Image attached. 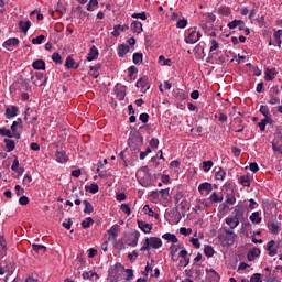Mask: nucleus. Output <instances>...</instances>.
<instances>
[{
  "label": "nucleus",
  "instance_id": "f257e3e1",
  "mask_svg": "<svg viewBox=\"0 0 282 282\" xmlns=\"http://www.w3.org/2000/svg\"><path fill=\"white\" fill-rule=\"evenodd\" d=\"M218 241L223 248H230V246H235V241H237V234L225 227L223 231L218 234Z\"/></svg>",
  "mask_w": 282,
  "mask_h": 282
},
{
  "label": "nucleus",
  "instance_id": "f03ea898",
  "mask_svg": "<svg viewBox=\"0 0 282 282\" xmlns=\"http://www.w3.org/2000/svg\"><path fill=\"white\" fill-rule=\"evenodd\" d=\"M158 250L162 248V239L159 237H150L145 238L143 246L141 247V252H144V250L149 251L150 249Z\"/></svg>",
  "mask_w": 282,
  "mask_h": 282
},
{
  "label": "nucleus",
  "instance_id": "7ed1b4c3",
  "mask_svg": "<svg viewBox=\"0 0 282 282\" xmlns=\"http://www.w3.org/2000/svg\"><path fill=\"white\" fill-rule=\"evenodd\" d=\"M142 144H144V137H142V134H140L139 132H133L132 134H130L128 139V147H130V149L138 151V149L142 147Z\"/></svg>",
  "mask_w": 282,
  "mask_h": 282
},
{
  "label": "nucleus",
  "instance_id": "20e7f679",
  "mask_svg": "<svg viewBox=\"0 0 282 282\" xmlns=\"http://www.w3.org/2000/svg\"><path fill=\"white\" fill-rule=\"evenodd\" d=\"M138 241H140V234L138 230L131 231L127 237V246L135 248V246H138Z\"/></svg>",
  "mask_w": 282,
  "mask_h": 282
},
{
  "label": "nucleus",
  "instance_id": "39448f33",
  "mask_svg": "<svg viewBox=\"0 0 282 282\" xmlns=\"http://www.w3.org/2000/svg\"><path fill=\"white\" fill-rule=\"evenodd\" d=\"M31 80L35 87H43L45 85V76L43 73H35L32 77Z\"/></svg>",
  "mask_w": 282,
  "mask_h": 282
},
{
  "label": "nucleus",
  "instance_id": "423d86ee",
  "mask_svg": "<svg viewBox=\"0 0 282 282\" xmlns=\"http://www.w3.org/2000/svg\"><path fill=\"white\" fill-rule=\"evenodd\" d=\"M279 87L273 88V93L270 94V100L268 101V105H281V98H279Z\"/></svg>",
  "mask_w": 282,
  "mask_h": 282
},
{
  "label": "nucleus",
  "instance_id": "0eeeda50",
  "mask_svg": "<svg viewBox=\"0 0 282 282\" xmlns=\"http://www.w3.org/2000/svg\"><path fill=\"white\" fill-rule=\"evenodd\" d=\"M185 42L189 45H195V43H197L196 28L188 29V35L185 37Z\"/></svg>",
  "mask_w": 282,
  "mask_h": 282
},
{
  "label": "nucleus",
  "instance_id": "6e6552de",
  "mask_svg": "<svg viewBox=\"0 0 282 282\" xmlns=\"http://www.w3.org/2000/svg\"><path fill=\"white\" fill-rule=\"evenodd\" d=\"M55 160L56 162H59L61 164H65V162L69 161V156H67V153L61 149H57L55 153Z\"/></svg>",
  "mask_w": 282,
  "mask_h": 282
},
{
  "label": "nucleus",
  "instance_id": "1a4fd4ad",
  "mask_svg": "<svg viewBox=\"0 0 282 282\" xmlns=\"http://www.w3.org/2000/svg\"><path fill=\"white\" fill-rule=\"evenodd\" d=\"M4 116L8 120L17 118V116H19V108L17 106H11L10 108H7Z\"/></svg>",
  "mask_w": 282,
  "mask_h": 282
},
{
  "label": "nucleus",
  "instance_id": "9d476101",
  "mask_svg": "<svg viewBox=\"0 0 282 282\" xmlns=\"http://www.w3.org/2000/svg\"><path fill=\"white\" fill-rule=\"evenodd\" d=\"M137 223H138L140 230H142V232H144L145 235H149V232H151V230H153V225H151L144 220H138Z\"/></svg>",
  "mask_w": 282,
  "mask_h": 282
},
{
  "label": "nucleus",
  "instance_id": "9b49d317",
  "mask_svg": "<svg viewBox=\"0 0 282 282\" xmlns=\"http://www.w3.org/2000/svg\"><path fill=\"white\" fill-rule=\"evenodd\" d=\"M198 191L202 195H204V193H206V195H208L209 193L213 192V184L208 183V182H205V183H202L199 186H198Z\"/></svg>",
  "mask_w": 282,
  "mask_h": 282
},
{
  "label": "nucleus",
  "instance_id": "f8f14e48",
  "mask_svg": "<svg viewBox=\"0 0 282 282\" xmlns=\"http://www.w3.org/2000/svg\"><path fill=\"white\" fill-rule=\"evenodd\" d=\"M120 228V226L118 225H113L110 229L107 230L109 237V241H116L117 237H118V229Z\"/></svg>",
  "mask_w": 282,
  "mask_h": 282
},
{
  "label": "nucleus",
  "instance_id": "ddd939ff",
  "mask_svg": "<svg viewBox=\"0 0 282 282\" xmlns=\"http://www.w3.org/2000/svg\"><path fill=\"white\" fill-rule=\"evenodd\" d=\"M259 254H261V249L254 247L253 249L248 251L247 259H248V261H254V259H257V257H259Z\"/></svg>",
  "mask_w": 282,
  "mask_h": 282
},
{
  "label": "nucleus",
  "instance_id": "4468645a",
  "mask_svg": "<svg viewBox=\"0 0 282 282\" xmlns=\"http://www.w3.org/2000/svg\"><path fill=\"white\" fill-rule=\"evenodd\" d=\"M234 219L237 221H241L243 219V207L241 205H237L234 210Z\"/></svg>",
  "mask_w": 282,
  "mask_h": 282
},
{
  "label": "nucleus",
  "instance_id": "2eb2a0df",
  "mask_svg": "<svg viewBox=\"0 0 282 282\" xmlns=\"http://www.w3.org/2000/svg\"><path fill=\"white\" fill-rule=\"evenodd\" d=\"M274 76H276V68H265L264 70V79L267 82L274 80Z\"/></svg>",
  "mask_w": 282,
  "mask_h": 282
},
{
  "label": "nucleus",
  "instance_id": "dca6fc26",
  "mask_svg": "<svg viewBox=\"0 0 282 282\" xmlns=\"http://www.w3.org/2000/svg\"><path fill=\"white\" fill-rule=\"evenodd\" d=\"M130 50L131 48L129 47V45L120 44L118 46V55L120 56V58H124V56H127V54H129Z\"/></svg>",
  "mask_w": 282,
  "mask_h": 282
},
{
  "label": "nucleus",
  "instance_id": "f3484780",
  "mask_svg": "<svg viewBox=\"0 0 282 282\" xmlns=\"http://www.w3.org/2000/svg\"><path fill=\"white\" fill-rule=\"evenodd\" d=\"M98 48L96 46H91L87 55V61L89 63H91V61H96L98 58Z\"/></svg>",
  "mask_w": 282,
  "mask_h": 282
},
{
  "label": "nucleus",
  "instance_id": "a211bd4d",
  "mask_svg": "<svg viewBox=\"0 0 282 282\" xmlns=\"http://www.w3.org/2000/svg\"><path fill=\"white\" fill-rule=\"evenodd\" d=\"M131 29H132V32H134V34H142V31H143L142 22L138 20L132 21Z\"/></svg>",
  "mask_w": 282,
  "mask_h": 282
},
{
  "label": "nucleus",
  "instance_id": "6ab92c4d",
  "mask_svg": "<svg viewBox=\"0 0 282 282\" xmlns=\"http://www.w3.org/2000/svg\"><path fill=\"white\" fill-rule=\"evenodd\" d=\"M96 276V279H100V275H98V273L94 270L90 271H84L82 274V278L84 279V281H89V279Z\"/></svg>",
  "mask_w": 282,
  "mask_h": 282
},
{
  "label": "nucleus",
  "instance_id": "aec40b11",
  "mask_svg": "<svg viewBox=\"0 0 282 282\" xmlns=\"http://www.w3.org/2000/svg\"><path fill=\"white\" fill-rule=\"evenodd\" d=\"M268 228L272 235H279L281 232V225L279 223H270Z\"/></svg>",
  "mask_w": 282,
  "mask_h": 282
},
{
  "label": "nucleus",
  "instance_id": "412c9836",
  "mask_svg": "<svg viewBox=\"0 0 282 282\" xmlns=\"http://www.w3.org/2000/svg\"><path fill=\"white\" fill-rule=\"evenodd\" d=\"M75 65H76V61H74V58L72 56H68L65 62V68L66 69H78L79 65L78 64L76 66Z\"/></svg>",
  "mask_w": 282,
  "mask_h": 282
},
{
  "label": "nucleus",
  "instance_id": "4be33fe9",
  "mask_svg": "<svg viewBox=\"0 0 282 282\" xmlns=\"http://www.w3.org/2000/svg\"><path fill=\"white\" fill-rule=\"evenodd\" d=\"M7 252L8 246L6 243V238L3 236H0V257H6Z\"/></svg>",
  "mask_w": 282,
  "mask_h": 282
},
{
  "label": "nucleus",
  "instance_id": "5701e85b",
  "mask_svg": "<svg viewBox=\"0 0 282 282\" xmlns=\"http://www.w3.org/2000/svg\"><path fill=\"white\" fill-rule=\"evenodd\" d=\"M184 247L180 246V245H172L170 247V254L172 258V261H177V259H175V254H177V252L180 251V249H183Z\"/></svg>",
  "mask_w": 282,
  "mask_h": 282
},
{
  "label": "nucleus",
  "instance_id": "b1692460",
  "mask_svg": "<svg viewBox=\"0 0 282 282\" xmlns=\"http://www.w3.org/2000/svg\"><path fill=\"white\" fill-rule=\"evenodd\" d=\"M274 246H276V241L271 240V241L268 242V245H267V250H268V252H269V257H275V254H276V249H273Z\"/></svg>",
  "mask_w": 282,
  "mask_h": 282
},
{
  "label": "nucleus",
  "instance_id": "393cba45",
  "mask_svg": "<svg viewBox=\"0 0 282 282\" xmlns=\"http://www.w3.org/2000/svg\"><path fill=\"white\" fill-rule=\"evenodd\" d=\"M143 210L145 215H149V217H154V219H160V214L153 212V208H151L149 205H144Z\"/></svg>",
  "mask_w": 282,
  "mask_h": 282
},
{
  "label": "nucleus",
  "instance_id": "a878e982",
  "mask_svg": "<svg viewBox=\"0 0 282 282\" xmlns=\"http://www.w3.org/2000/svg\"><path fill=\"white\" fill-rule=\"evenodd\" d=\"M19 45V39L11 37L3 43V47H18Z\"/></svg>",
  "mask_w": 282,
  "mask_h": 282
},
{
  "label": "nucleus",
  "instance_id": "bb28decb",
  "mask_svg": "<svg viewBox=\"0 0 282 282\" xmlns=\"http://www.w3.org/2000/svg\"><path fill=\"white\" fill-rule=\"evenodd\" d=\"M19 26L20 30L24 33L28 34V30H30V28H32V22H30V20H28L26 22H23V20H21L19 22Z\"/></svg>",
  "mask_w": 282,
  "mask_h": 282
},
{
  "label": "nucleus",
  "instance_id": "cd10ccee",
  "mask_svg": "<svg viewBox=\"0 0 282 282\" xmlns=\"http://www.w3.org/2000/svg\"><path fill=\"white\" fill-rule=\"evenodd\" d=\"M215 180L223 181L226 177V171L223 167H215Z\"/></svg>",
  "mask_w": 282,
  "mask_h": 282
},
{
  "label": "nucleus",
  "instance_id": "c85d7f7f",
  "mask_svg": "<svg viewBox=\"0 0 282 282\" xmlns=\"http://www.w3.org/2000/svg\"><path fill=\"white\" fill-rule=\"evenodd\" d=\"M4 144L8 153H11V151H14L17 148V143H14V140L12 139H4Z\"/></svg>",
  "mask_w": 282,
  "mask_h": 282
},
{
  "label": "nucleus",
  "instance_id": "c756f323",
  "mask_svg": "<svg viewBox=\"0 0 282 282\" xmlns=\"http://www.w3.org/2000/svg\"><path fill=\"white\" fill-rule=\"evenodd\" d=\"M85 258L77 257V259L74 261L75 270H83V268H85Z\"/></svg>",
  "mask_w": 282,
  "mask_h": 282
},
{
  "label": "nucleus",
  "instance_id": "7c9ffc66",
  "mask_svg": "<svg viewBox=\"0 0 282 282\" xmlns=\"http://www.w3.org/2000/svg\"><path fill=\"white\" fill-rule=\"evenodd\" d=\"M226 224L227 226H229L230 230H235V228H237V226H239V220L232 218V217H228L226 218Z\"/></svg>",
  "mask_w": 282,
  "mask_h": 282
},
{
  "label": "nucleus",
  "instance_id": "2f4dec72",
  "mask_svg": "<svg viewBox=\"0 0 282 282\" xmlns=\"http://www.w3.org/2000/svg\"><path fill=\"white\" fill-rule=\"evenodd\" d=\"M85 191H87L88 193H91L93 195H96V193L100 191V187L98 186V184L93 183L90 185H86Z\"/></svg>",
  "mask_w": 282,
  "mask_h": 282
},
{
  "label": "nucleus",
  "instance_id": "473e14b6",
  "mask_svg": "<svg viewBox=\"0 0 282 282\" xmlns=\"http://www.w3.org/2000/svg\"><path fill=\"white\" fill-rule=\"evenodd\" d=\"M83 204H84V213L86 214V215H91V213L94 212V205H91V203H89V200H87V199H85L84 202H83Z\"/></svg>",
  "mask_w": 282,
  "mask_h": 282
},
{
  "label": "nucleus",
  "instance_id": "72a5a7b5",
  "mask_svg": "<svg viewBox=\"0 0 282 282\" xmlns=\"http://www.w3.org/2000/svg\"><path fill=\"white\" fill-rule=\"evenodd\" d=\"M162 237L163 239H165V241H171L172 243H177V241H180L177 239V236H175V234L167 232V234H164Z\"/></svg>",
  "mask_w": 282,
  "mask_h": 282
},
{
  "label": "nucleus",
  "instance_id": "f704fd0d",
  "mask_svg": "<svg viewBox=\"0 0 282 282\" xmlns=\"http://www.w3.org/2000/svg\"><path fill=\"white\" fill-rule=\"evenodd\" d=\"M33 69H42L45 70V61L43 59H36L32 64Z\"/></svg>",
  "mask_w": 282,
  "mask_h": 282
},
{
  "label": "nucleus",
  "instance_id": "c9c22d12",
  "mask_svg": "<svg viewBox=\"0 0 282 282\" xmlns=\"http://www.w3.org/2000/svg\"><path fill=\"white\" fill-rule=\"evenodd\" d=\"M149 85V79L145 77H141L140 79H138L135 87H138L139 89H144V87H147Z\"/></svg>",
  "mask_w": 282,
  "mask_h": 282
},
{
  "label": "nucleus",
  "instance_id": "e433bc0d",
  "mask_svg": "<svg viewBox=\"0 0 282 282\" xmlns=\"http://www.w3.org/2000/svg\"><path fill=\"white\" fill-rule=\"evenodd\" d=\"M210 202H213V204H217L219 202H224V196H219L217 195L216 192H214L210 197H209Z\"/></svg>",
  "mask_w": 282,
  "mask_h": 282
},
{
  "label": "nucleus",
  "instance_id": "4c0bfd02",
  "mask_svg": "<svg viewBox=\"0 0 282 282\" xmlns=\"http://www.w3.org/2000/svg\"><path fill=\"white\" fill-rule=\"evenodd\" d=\"M250 220L252 224H261V217L259 216V212H253L250 216Z\"/></svg>",
  "mask_w": 282,
  "mask_h": 282
},
{
  "label": "nucleus",
  "instance_id": "58836bf2",
  "mask_svg": "<svg viewBox=\"0 0 282 282\" xmlns=\"http://www.w3.org/2000/svg\"><path fill=\"white\" fill-rule=\"evenodd\" d=\"M237 25H243V20H232L231 22L228 23L229 30H235Z\"/></svg>",
  "mask_w": 282,
  "mask_h": 282
},
{
  "label": "nucleus",
  "instance_id": "ea45409f",
  "mask_svg": "<svg viewBox=\"0 0 282 282\" xmlns=\"http://www.w3.org/2000/svg\"><path fill=\"white\" fill-rule=\"evenodd\" d=\"M52 61L57 65H63V57L61 56L59 53H53Z\"/></svg>",
  "mask_w": 282,
  "mask_h": 282
},
{
  "label": "nucleus",
  "instance_id": "a19ab883",
  "mask_svg": "<svg viewBox=\"0 0 282 282\" xmlns=\"http://www.w3.org/2000/svg\"><path fill=\"white\" fill-rule=\"evenodd\" d=\"M32 250H34V252H45V250H47V248L43 245H32Z\"/></svg>",
  "mask_w": 282,
  "mask_h": 282
},
{
  "label": "nucleus",
  "instance_id": "79ce46f5",
  "mask_svg": "<svg viewBox=\"0 0 282 282\" xmlns=\"http://www.w3.org/2000/svg\"><path fill=\"white\" fill-rule=\"evenodd\" d=\"M0 135H3V138H14V135L12 134V131L6 128H0Z\"/></svg>",
  "mask_w": 282,
  "mask_h": 282
},
{
  "label": "nucleus",
  "instance_id": "37998d69",
  "mask_svg": "<svg viewBox=\"0 0 282 282\" xmlns=\"http://www.w3.org/2000/svg\"><path fill=\"white\" fill-rule=\"evenodd\" d=\"M143 55L142 53H134L132 56V61L135 65L142 63Z\"/></svg>",
  "mask_w": 282,
  "mask_h": 282
},
{
  "label": "nucleus",
  "instance_id": "c03bdc74",
  "mask_svg": "<svg viewBox=\"0 0 282 282\" xmlns=\"http://www.w3.org/2000/svg\"><path fill=\"white\" fill-rule=\"evenodd\" d=\"M213 161H204L203 162V170L205 171V173H208V171H210L213 169Z\"/></svg>",
  "mask_w": 282,
  "mask_h": 282
},
{
  "label": "nucleus",
  "instance_id": "a18cd8bd",
  "mask_svg": "<svg viewBox=\"0 0 282 282\" xmlns=\"http://www.w3.org/2000/svg\"><path fill=\"white\" fill-rule=\"evenodd\" d=\"M94 224V218L87 217L85 220L82 221V228H89Z\"/></svg>",
  "mask_w": 282,
  "mask_h": 282
},
{
  "label": "nucleus",
  "instance_id": "49530a36",
  "mask_svg": "<svg viewBox=\"0 0 282 282\" xmlns=\"http://www.w3.org/2000/svg\"><path fill=\"white\" fill-rule=\"evenodd\" d=\"M175 97L177 98V100H186V98H188V95H186V93H184L183 90H177L175 93Z\"/></svg>",
  "mask_w": 282,
  "mask_h": 282
},
{
  "label": "nucleus",
  "instance_id": "de8ad7c7",
  "mask_svg": "<svg viewBox=\"0 0 282 282\" xmlns=\"http://www.w3.org/2000/svg\"><path fill=\"white\" fill-rule=\"evenodd\" d=\"M22 184L24 186H26L28 188H30V184H32V175L30 174H25L23 181H22Z\"/></svg>",
  "mask_w": 282,
  "mask_h": 282
},
{
  "label": "nucleus",
  "instance_id": "09e8293b",
  "mask_svg": "<svg viewBox=\"0 0 282 282\" xmlns=\"http://www.w3.org/2000/svg\"><path fill=\"white\" fill-rule=\"evenodd\" d=\"M186 25H188V21L184 18L176 22V28L180 30H183V28H186Z\"/></svg>",
  "mask_w": 282,
  "mask_h": 282
},
{
  "label": "nucleus",
  "instance_id": "8fccbe9b",
  "mask_svg": "<svg viewBox=\"0 0 282 282\" xmlns=\"http://www.w3.org/2000/svg\"><path fill=\"white\" fill-rule=\"evenodd\" d=\"M240 184L250 187V176L243 175L240 177Z\"/></svg>",
  "mask_w": 282,
  "mask_h": 282
},
{
  "label": "nucleus",
  "instance_id": "3c124183",
  "mask_svg": "<svg viewBox=\"0 0 282 282\" xmlns=\"http://www.w3.org/2000/svg\"><path fill=\"white\" fill-rule=\"evenodd\" d=\"M204 252L208 258H210L215 254V249H213L212 246H205Z\"/></svg>",
  "mask_w": 282,
  "mask_h": 282
},
{
  "label": "nucleus",
  "instance_id": "603ef678",
  "mask_svg": "<svg viewBox=\"0 0 282 282\" xmlns=\"http://www.w3.org/2000/svg\"><path fill=\"white\" fill-rule=\"evenodd\" d=\"M132 19H141V21H147V12L133 13Z\"/></svg>",
  "mask_w": 282,
  "mask_h": 282
},
{
  "label": "nucleus",
  "instance_id": "864d4df0",
  "mask_svg": "<svg viewBox=\"0 0 282 282\" xmlns=\"http://www.w3.org/2000/svg\"><path fill=\"white\" fill-rule=\"evenodd\" d=\"M260 113H262V116L268 117L270 116V108L268 106H260Z\"/></svg>",
  "mask_w": 282,
  "mask_h": 282
},
{
  "label": "nucleus",
  "instance_id": "5fc2aeb1",
  "mask_svg": "<svg viewBox=\"0 0 282 282\" xmlns=\"http://www.w3.org/2000/svg\"><path fill=\"white\" fill-rule=\"evenodd\" d=\"M45 41V35H40L37 37L32 39L33 45H41Z\"/></svg>",
  "mask_w": 282,
  "mask_h": 282
},
{
  "label": "nucleus",
  "instance_id": "6e6d98bb",
  "mask_svg": "<svg viewBox=\"0 0 282 282\" xmlns=\"http://www.w3.org/2000/svg\"><path fill=\"white\" fill-rule=\"evenodd\" d=\"M120 210H122V213H124L126 215H131V207H129L128 204H121Z\"/></svg>",
  "mask_w": 282,
  "mask_h": 282
},
{
  "label": "nucleus",
  "instance_id": "4d7b16f0",
  "mask_svg": "<svg viewBox=\"0 0 282 282\" xmlns=\"http://www.w3.org/2000/svg\"><path fill=\"white\" fill-rule=\"evenodd\" d=\"M237 202V198L235 197V195L229 194L226 196V203L230 204L231 206L235 205V203Z\"/></svg>",
  "mask_w": 282,
  "mask_h": 282
},
{
  "label": "nucleus",
  "instance_id": "13d9d810",
  "mask_svg": "<svg viewBox=\"0 0 282 282\" xmlns=\"http://www.w3.org/2000/svg\"><path fill=\"white\" fill-rule=\"evenodd\" d=\"M180 232H181V235H185V237H188V235H191V232H193V229L186 228V227H181Z\"/></svg>",
  "mask_w": 282,
  "mask_h": 282
},
{
  "label": "nucleus",
  "instance_id": "bf43d9fd",
  "mask_svg": "<svg viewBox=\"0 0 282 282\" xmlns=\"http://www.w3.org/2000/svg\"><path fill=\"white\" fill-rule=\"evenodd\" d=\"M19 204H21V206H28V204H30V198H28V196H21L19 198Z\"/></svg>",
  "mask_w": 282,
  "mask_h": 282
},
{
  "label": "nucleus",
  "instance_id": "052dcab7",
  "mask_svg": "<svg viewBox=\"0 0 282 282\" xmlns=\"http://www.w3.org/2000/svg\"><path fill=\"white\" fill-rule=\"evenodd\" d=\"M139 120H141L143 122V124H147V122H149V113L143 112L139 116Z\"/></svg>",
  "mask_w": 282,
  "mask_h": 282
},
{
  "label": "nucleus",
  "instance_id": "680f3d73",
  "mask_svg": "<svg viewBox=\"0 0 282 282\" xmlns=\"http://www.w3.org/2000/svg\"><path fill=\"white\" fill-rule=\"evenodd\" d=\"M250 282H263L261 280V274L260 273H254L251 278H250Z\"/></svg>",
  "mask_w": 282,
  "mask_h": 282
},
{
  "label": "nucleus",
  "instance_id": "e2e57ef3",
  "mask_svg": "<svg viewBox=\"0 0 282 282\" xmlns=\"http://www.w3.org/2000/svg\"><path fill=\"white\" fill-rule=\"evenodd\" d=\"M215 50H219V42H217V40H212V46L209 52H215Z\"/></svg>",
  "mask_w": 282,
  "mask_h": 282
},
{
  "label": "nucleus",
  "instance_id": "0e129e2a",
  "mask_svg": "<svg viewBox=\"0 0 282 282\" xmlns=\"http://www.w3.org/2000/svg\"><path fill=\"white\" fill-rule=\"evenodd\" d=\"M96 6H98V0H90L89 3L87 4L88 12H91L93 8Z\"/></svg>",
  "mask_w": 282,
  "mask_h": 282
},
{
  "label": "nucleus",
  "instance_id": "69168bd1",
  "mask_svg": "<svg viewBox=\"0 0 282 282\" xmlns=\"http://www.w3.org/2000/svg\"><path fill=\"white\" fill-rule=\"evenodd\" d=\"M249 169L252 173H259V164L257 163H250Z\"/></svg>",
  "mask_w": 282,
  "mask_h": 282
},
{
  "label": "nucleus",
  "instance_id": "338daca9",
  "mask_svg": "<svg viewBox=\"0 0 282 282\" xmlns=\"http://www.w3.org/2000/svg\"><path fill=\"white\" fill-rule=\"evenodd\" d=\"M171 192V188L160 189L159 193H161L163 199H169V193Z\"/></svg>",
  "mask_w": 282,
  "mask_h": 282
},
{
  "label": "nucleus",
  "instance_id": "774afa93",
  "mask_svg": "<svg viewBox=\"0 0 282 282\" xmlns=\"http://www.w3.org/2000/svg\"><path fill=\"white\" fill-rule=\"evenodd\" d=\"M272 149L275 153H282V145L278 143H272Z\"/></svg>",
  "mask_w": 282,
  "mask_h": 282
}]
</instances>
